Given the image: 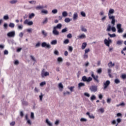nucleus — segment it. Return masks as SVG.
I'll use <instances>...</instances> for the list:
<instances>
[{
    "instance_id": "f257e3e1",
    "label": "nucleus",
    "mask_w": 126,
    "mask_h": 126,
    "mask_svg": "<svg viewBox=\"0 0 126 126\" xmlns=\"http://www.w3.org/2000/svg\"><path fill=\"white\" fill-rule=\"evenodd\" d=\"M114 13H115V10L114 9L110 8L108 12V17L109 19L111 20V24H112L113 26H115V24L116 23V17L112 15V14H114Z\"/></svg>"
},
{
    "instance_id": "f03ea898",
    "label": "nucleus",
    "mask_w": 126,
    "mask_h": 126,
    "mask_svg": "<svg viewBox=\"0 0 126 126\" xmlns=\"http://www.w3.org/2000/svg\"><path fill=\"white\" fill-rule=\"evenodd\" d=\"M82 80L84 82H87V83L90 82V81H92V77H89L88 78H87V77L86 76H84L82 78Z\"/></svg>"
},
{
    "instance_id": "7ed1b4c3",
    "label": "nucleus",
    "mask_w": 126,
    "mask_h": 126,
    "mask_svg": "<svg viewBox=\"0 0 126 126\" xmlns=\"http://www.w3.org/2000/svg\"><path fill=\"white\" fill-rule=\"evenodd\" d=\"M104 42L107 47H110V44H111L112 41V39H110V37H108V39H107V38L104 39Z\"/></svg>"
},
{
    "instance_id": "20e7f679",
    "label": "nucleus",
    "mask_w": 126,
    "mask_h": 126,
    "mask_svg": "<svg viewBox=\"0 0 126 126\" xmlns=\"http://www.w3.org/2000/svg\"><path fill=\"white\" fill-rule=\"evenodd\" d=\"M91 76L94 78V80L97 82V83H99V76L98 75L95 76L94 74V72H91Z\"/></svg>"
},
{
    "instance_id": "39448f33",
    "label": "nucleus",
    "mask_w": 126,
    "mask_h": 126,
    "mask_svg": "<svg viewBox=\"0 0 126 126\" xmlns=\"http://www.w3.org/2000/svg\"><path fill=\"white\" fill-rule=\"evenodd\" d=\"M41 77L44 78L45 76H49L50 73L49 72H45V69H42L41 73Z\"/></svg>"
},
{
    "instance_id": "423d86ee",
    "label": "nucleus",
    "mask_w": 126,
    "mask_h": 126,
    "mask_svg": "<svg viewBox=\"0 0 126 126\" xmlns=\"http://www.w3.org/2000/svg\"><path fill=\"white\" fill-rule=\"evenodd\" d=\"M7 36L9 38H14V37H15V31H13L8 32L7 33Z\"/></svg>"
},
{
    "instance_id": "0eeeda50",
    "label": "nucleus",
    "mask_w": 126,
    "mask_h": 126,
    "mask_svg": "<svg viewBox=\"0 0 126 126\" xmlns=\"http://www.w3.org/2000/svg\"><path fill=\"white\" fill-rule=\"evenodd\" d=\"M111 30H112V32H116V31H117V30H116V28H115V27H113L112 28L111 27V25H108L107 26V29L106 30V31L109 32L111 31Z\"/></svg>"
},
{
    "instance_id": "6e6552de",
    "label": "nucleus",
    "mask_w": 126,
    "mask_h": 126,
    "mask_svg": "<svg viewBox=\"0 0 126 126\" xmlns=\"http://www.w3.org/2000/svg\"><path fill=\"white\" fill-rule=\"evenodd\" d=\"M90 90L91 92H96L97 90H98V88L97 86H92L90 88Z\"/></svg>"
},
{
    "instance_id": "1a4fd4ad",
    "label": "nucleus",
    "mask_w": 126,
    "mask_h": 126,
    "mask_svg": "<svg viewBox=\"0 0 126 126\" xmlns=\"http://www.w3.org/2000/svg\"><path fill=\"white\" fill-rule=\"evenodd\" d=\"M41 47L42 48H47V49H51V45L50 44H47V42H43L41 44Z\"/></svg>"
},
{
    "instance_id": "9d476101",
    "label": "nucleus",
    "mask_w": 126,
    "mask_h": 126,
    "mask_svg": "<svg viewBox=\"0 0 126 126\" xmlns=\"http://www.w3.org/2000/svg\"><path fill=\"white\" fill-rule=\"evenodd\" d=\"M111 84V82L109 80H107L105 83H103V90L107 89L108 88V86L110 85Z\"/></svg>"
},
{
    "instance_id": "9b49d317",
    "label": "nucleus",
    "mask_w": 126,
    "mask_h": 126,
    "mask_svg": "<svg viewBox=\"0 0 126 126\" xmlns=\"http://www.w3.org/2000/svg\"><path fill=\"white\" fill-rule=\"evenodd\" d=\"M52 33L55 36H59L60 35V32L57 30V29L53 28Z\"/></svg>"
},
{
    "instance_id": "f8f14e48",
    "label": "nucleus",
    "mask_w": 126,
    "mask_h": 126,
    "mask_svg": "<svg viewBox=\"0 0 126 126\" xmlns=\"http://www.w3.org/2000/svg\"><path fill=\"white\" fill-rule=\"evenodd\" d=\"M24 24H27L29 26H31L32 25H33V21H31L29 22V20H28V19H26L24 21Z\"/></svg>"
},
{
    "instance_id": "ddd939ff",
    "label": "nucleus",
    "mask_w": 126,
    "mask_h": 126,
    "mask_svg": "<svg viewBox=\"0 0 126 126\" xmlns=\"http://www.w3.org/2000/svg\"><path fill=\"white\" fill-rule=\"evenodd\" d=\"M86 115L87 116H89V118H90V119H93V120L95 119V116H94L93 114H90V113L89 112H87Z\"/></svg>"
},
{
    "instance_id": "4468645a",
    "label": "nucleus",
    "mask_w": 126,
    "mask_h": 126,
    "mask_svg": "<svg viewBox=\"0 0 126 126\" xmlns=\"http://www.w3.org/2000/svg\"><path fill=\"white\" fill-rule=\"evenodd\" d=\"M62 27H63V25L60 23L58 24L56 26L54 27L53 28H55V29H62Z\"/></svg>"
},
{
    "instance_id": "2eb2a0df",
    "label": "nucleus",
    "mask_w": 126,
    "mask_h": 126,
    "mask_svg": "<svg viewBox=\"0 0 126 126\" xmlns=\"http://www.w3.org/2000/svg\"><path fill=\"white\" fill-rule=\"evenodd\" d=\"M77 18H78V14H77L76 12H75L73 14V20H77Z\"/></svg>"
},
{
    "instance_id": "dca6fc26",
    "label": "nucleus",
    "mask_w": 126,
    "mask_h": 126,
    "mask_svg": "<svg viewBox=\"0 0 126 126\" xmlns=\"http://www.w3.org/2000/svg\"><path fill=\"white\" fill-rule=\"evenodd\" d=\"M85 86V84L84 83H79L78 84V89H80V88H81V87H84Z\"/></svg>"
},
{
    "instance_id": "f3484780",
    "label": "nucleus",
    "mask_w": 126,
    "mask_h": 126,
    "mask_svg": "<svg viewBox=\"0 0 126 126\" xmlns=\"http://www.w3.org/2000/svg\"><path fill=\"white\" fill-rule=\"evenodd\" d=\"M17 2H18V0H11L9 1V3H10V4H15L16 3H17Z\"/></svg>"
},
{
    "instance_id": "a211bd4d",
    "label": "nucleus",
    "mask_w": 126,
    "mask_h": 126,
    "mask_svg": "<svg viewBox=\"0 0 126 126\" xmlns=\"http://www.w3.org/2000/svg\"><path fill=\"white\" fill-rule=\"evenodd\" d=\"M41 33L42 34V35H43L44 37H47V36H48V32H46V31L45 30H42L41 31Z\"/></svg>"
},
{
    "instance_id": "6ab92c4d",
    "label": "nucleus",
    "mask_w": 126,
    "mask_h": 126,
    "mask_svg": "<svg viewBox=\"0 0 126 126\" xmlns=\"http://www.w3.org/2000/svg\"><path fill=\"white\" fill-rule=\"evenodd\" d=\"M85 38H86V35L85 34H82L78 36V39H85Z\"/></svg>"
},
{
    "instance_id": "aec40b11",
    "label": "nucleus",
    "mask_w": 126,
    "mask_h": 126,
    "mask_svg": "<svg viewBox=\"0 0 126 126\" xmlns=\"http://www.w3.org/2000/svg\"><path fill=\"white\" fill-rule=\"evenodd\" d=\"M29 3H30V4H33L34 5L37 4V1H36L35 0L29 1Z\"/></svg>"
},
{
    "instance_id": "412c9836",
    "label": "nucleus",
    "mask_w": 126,
    "mask_h": 126,
    "mask_svg": "<svg viewBox=\"0 0 126 126\" xmlns=\"http://www.w3.org/2000/svg\"><path fill=\"white\" fill-rule=\"evenodd\" d=\"M68 15V13H67V12L64 11L62 12V16L63 17H66Z\"/></svg>"
},
{
    "instance_id": "4be33fe9",
    "label": "nucleus",
    "mask_w": 126,
    "mask_h": 126,
    "mask_svg": "<svg viewBox=\"0 0 126 126\" xmlns=\"http://www.w3.org/2000/svg\"><path fill=\"white\" fill-rule=\"evenodd\" d=\"M87 46V43L86 42H84L82 43V50H84V49H85V48H86V46Z\"/></svg>"
},
{
    "instance_id": "5701e85b",
    "label": "nucleus",
    "mask_w": 126,
    "mask_h": 126,
    "mask_svg": "<svg viewBox=\"0 0 126 126\" xmlns=\"http://www.w3.org/2000/svg\"><path fill=\"white\" fill-rule=\"evenodd\" d=\"M43 8H44V6H43V5H41V6L38 5L35 7V9H36V10H39L40 9H43Z\"/></svg>"
},
{
    "instance_id": "b1692460",
    "label": "nucleus",
    "mask_w": 126,
    "mask_h": 126,
    "mask_svg": "<svg viewBox=\"0 0 126 126\" xmlns=\"http://www.w3.org/2000/svg\"><path fill=\"white\" fill-rule=\"evenodd\" d=\"M71 20H72V19H70L69 18H66L64 19V22H65L66 23H68L70 22Z\"/></svg>"
},
{
    "instance_id": "393cba45",
    "label": "nucleus",
    "mask_w": 126,
    "mask_h": 126,
    "mask_svg": "<svg viewBox=\"0 0 126 126\" xmlns=\"http://www.w3.org/2000/svg\"><path fill=\"white\" fill-rule=\"evenodd\" d=\"M46 123L47 124L48 126H53V123L49 121V119L46 120Z\"/></svg>"
},
{
    "instance_id": "a878e982",
    "label": "nucleus",
    "mask_w": 126,
    "mask_h": 126,
    "mask_svg": "<svg viewBox=\"0 0 126 126\" xmlns=\"http://www.w3.org/2000/svg\"><path fill=\"white\" fill-rule=\"evenodd\" d=\"M108 65L109 67H113V66H115V63H113V62H110L109 63H108Z\"/></svg>"
},
{
    "instance_id": "bb28decb",
    "label": "nucleus",
    "mask_w": 126,
    "mask_h": 126,
    "mask_svg": "<svg viewBox=\"0 0 126 126\" xmlns=\"http://www.w3.org/2000/svg\"><path fill=\"white\" fill-rule=\"evenodd\" d=\"M108 35L110 37V38H115V37H116V33H113V34H111L110 33H108Z\"/></svg>"
},
{
    "instance_id": "cd10ccee",
    "label": "nucleus",
    "mask_w": 126,
    "mask_h": 126,
    "mask_svg": "<svg viewBox=\"0 0 126 126\" xmlns=\"http://www.w3.org/2000/svg\"><path fill=\"white\" fill-rule=\"evenodd\" d=\"M81 29L82 32H87V29L84 28V27H83V26H81Z\"/></svg>"
},
{
    "instance_id": "c85d7f7f",
    "label": "nucleus",
    "mask_w": 126,
    "mask_h": 126,
    "mask_svg": "<svg viewBox=\"0 0 126 126\" xmlns=\"http://www.w3.org/2000/svg\"><path fill=\"white\" fill-rule=\"evenodd\" d=\"M98 112H99L100 113H101V114H103L105 112V110H104V108H100V109L97 110Z\"/></svg>"
},
{
    "instance_id": "c756f323",
    "label": "nucleus",
    "mask_w": 126,
    "mask_h": 126,
    "mask_svg": "<svg viewBox=\"0 0 126 126\" xmlns=\"http://www.w3.org/2000/svg\"><path fill=\"white\" fill-rule=\"evenodd\" d=\"M58 87L59 89H63V85L62 83H60L58 85Z\"/></svg>"
},
{
    "instance_id": "7c9ffc66",
    "label": "nucleus",
    "mask_w": 126,
    "mask_h": 126,
    "mask_svg": "<svg viewBox=\"0 0 126 126\" xmlns=\"http://www.w3.org/2000/svg\"><path fill=\"white\" fill-rule=\"evenodd\" d=\"M34 16H35V14H34L33 13H32L29 15V18H30V19H32V18H33V17H34Z\"/></svg>"
},
{
    "instance_id": "2f4dec72",
    "label": "nucleus",
    "mask_w": 126,
    "mask_h": 126,
    "mask_svg": "<svg viewBox=\"0 0 126 126\" xmlns=\"http://www.w3.org/2000/svg\"><path fill=\"white\" fill-rule=\"evenodd\" d=\"M58 43V41L57 40H52V42H51V45H57Z\"/></svg>"
},
{
    "instance_id": "473e14b6",
    "label": "nucleus",
    "mask_w": 126,
    "mask_h": 126,
    "mask_svg": "<svg viewBox=\"0 0 126 126\" xmlns=\"http://www.w3.org/2000/svg\"><path fill=\"white\" fill-rule=\"evenodd\" d=\"M108 73L109 77H112V69H108Z\"/></svg>"
},
{
    "instance_id": "72a5a7b5",
    "label": "nucleus",
    "mask_w": 126,
    "mask_h": 126,
    "mask_svg": "<svg viewBox=\"0 0 126 126\" xmlns=\"http://www.w3.org/2000/svg\"><path fill=\"white\" fill-rule=\"evenodd\" d=\"M3 19H4V20H8V19H9V17L8 16V15H4L3 17Z\"/></svg>"
},
{
    "instance_id": "f704fd0d",
    "label": "nucleus",
    "mask_w": 126,
    "mask_h": 126,
    "mask_svg": "<svg viewBox=\"0 0 126 126\" xmlns=\"http://www.w3.org/2000/svg\"><path fill=\"white\" fill-rule=\"evenodd\" d=\"M123 40H120L117 41V44L119 46H120L121 45H123Z\"/></svg>"
},
{
    "instance_id": "c9c22d12",
    "label": "nucleus",
    "mask_w": 126,
    "mask_h": 126,
    "mask_svg": "<svg viewBox=\"0 0 126 126\" xmlns=\"http://www.w3.org/2000/svg\"><path fill=\"white\" fill-rule=\"evenodd\" d=\"M48 23V18H45L44 20L42 21V24H47Z\"/></svg>"
},
{
    "instance_id": "e433bc0d",
    "label": "nucleus",
    "mask_w": 126,
    "mask_h": 126,
    "mask_svg": "<svg viewBox=\"0 0 126 126\" xmlns=\"http://www.w3.org/2000/svg\"><path fill=\"white\" fill-rule=\"evenodd\" d=\"M41 13L43 14H48L49 13V12L47 10H42L41 11Z\"/></svg>"
},
{
    "instance_id": "4c0bfd02",
    "label": "nucleus",
    "mask_w": 126,
    "mask_h": 126,
    "mask_svg": "<svg viewBox=\"0 0 126 126\" xmlns=\"http://www.w3.org/2000/svg\"><path fill=\"white\" fill-rule=\"evenodd\" d=\"M94 100H96V96H95V95H92L91 96V100L94 101Z\"/></svg>"
},
{
    "instance_id": "58836bf2",
    "label": "nucleus",
    "mask_w": 126,
    "mask_h": 126,
    "mask_svg": "<svg viewBox=\"0 0 126 126\" xmlns=\"http://www.w3.org/2000/svg\"><path fill=\"white\" fill-rule=\"evenodd\" d=\"M117 30L118 33H123V32H124V29L122 28L120 29H118Z\"/></svg>"
},
{
    "instance_id": "ea45409f",
    "label": "nucleus",
    "mask_w": 126,
    "mask_h": 126,
    "mask_svg": "<svg viewBox=\"0 0 126 126\" xmlns=\"http://www.w3.org/2000/svg\"><path fill=\"white\" fill-rule=\"evenodd\" d=\"M14 26H15V25L13 23H10L9 24V27H10L11 28H14Z\"/></svg>"
},
{
    "instance_id": "a19ab883",
    "label": "nucleus",
    "mask_w": 126,
    "mask_h": 126,
    "mask_svg": "<svg viewBox=\"0 0 126 126\" xmlns=\"http://www.w3.org/2000/svg\"><path fill=\"white\" fill-rule=\"evenodd\" d=\"M70 94V92L68 91L64 92L63 93V96H66V95H69Z\"/></svg>"
},
{
    "instance_id": "79ce46f5",
    "label": "nucleus",
    "mask_w": 126,
    "mask_h": 126,
    "mask_svg": "<svg viewBox=\"0 0 126 126\" xmlns=\"http://www.w3.org/2000/svg\"><path fill=\"white\" fill-rule=\"evenodd\" d=\"M67 28H65L62 30L61 32L62 33H65V32H67Z\"/></svg>"
},
{
    "instance_id": "37998d69",
    "label": "nucleus",
    "mask_w": 126,
    "mask_h": 126,
    "mask_svg": "<svg viewBox=\"0 0 126 126\" xmlns=\"http://www.w3.org/2000/svg\"><path fill=\"white\" fill-rule=\"evenodd\" d=\"M68 50L69 52H70V53H71V52L73 51V48H72V46H68Z\"/></svg>"
},
{
    "instance_id": "c03bdc74",
    "label": "nucleus",
    "mask_w": 126,
    "mask_h": 126,
    "mask_svg": "<svg viewBox=\"0 0 126 126\" xmlns=\"http://www.w3.org/2000/svg\"><path fill=\"white\" fill-rule=\"evenodd\" d=\"M44 96V94H42V93H40V95H39V99L40 101H43V96Z\"/></svg>"
},
{
    "instance_id": "a18cd8bd",
    "label": "nucleus",
    "mask_w": 126,
    "mask_h": 126,
    "mask_svg": "<svg viewBox=\"0 0 126 126\" xmlns=\"http://www.w3.org/2000/svg\"><path fill=\"white\" fill-rule=\"evenodd\" d=\"M114 82L115 83H116V84H119V83L121 82V81H120L118 79H115L114 80Z\"/></svg>"
},
{
    "instance_id": "49530a36",
    "label": "nucleus",
    "mask_w": 126,
    "mask_h": 126,
    "mask_svg": "<svg viewBox=\"0 0 126 126\" xmlns=\"http://www.w3.org/2000/svg\"><path fill=\"white\" fill-rule=\"evenodd\" d=\"M18 29L19 30H22L23 29V25H20L18 26Z\"/></svg>"
},
{
    "instance_id": "de8ad7c7",
    "label": "nucleus",
    "mask_w": 126,
    "mask_h": 126,
    "mask_svg": "<svg viewBox=\"0 0 126 126\" xmlns=\"http://www.w3.org/2000/svg\"><path fill=\"white\" fill-rule=\"evenodd\" d=\"M52 12L54 14H56L58 13V10L56 9H53V10H52Z\"/></svg>"
},
{
    "instance_id": "09e8293b",
    "label": "nucleus",
    "mask_w": 126,
    "mask_h": 126,
    "mask_svg": "<svg viewBox=\"0 0 126 126\" xmlns=\"http://www.w3.org/2000/svg\"><path fill=\"white\" fill-rule=\"evenodd\" d=\"M117 30L122 28V24H118L117 25Z\"/></svg>"
},
{
    "instance_id": "8fccbe9b",
    "label": "nucleus",
    "mask_w": 126,
    "mask_h": 126,
    "mask_svg": "<svg viewBox=\"0 0 126 126\" xmlns=\"http://www.w3.org/2000/svg\"><path fill=\"white\" fill-rule=\"evenodd\" d=\"M57 61L58 62H59V63H62L63 60V58H62V57H59L57 59Z\"/></svg>"
},
{
    "instance_id": "3c124183",
    "label": "nucleus",
    "mask_w": 126,
    "mask_h": 126,
    "mask_svg": "<svg viewBox=\"0 0 126 126\" xmlns=\"http://www.w3.org/2000/svg\"><path fill=\"white\" fill-rule=\"evenodd\" d=\"M7 27H8V25L7 23H4L3 25L4 29H7Z\"/></svg>"
},
{
    "instance_id": "603ef678",
    "label": "nucleus",
    "mask_w": 126,
    "mask_h": 126,
    "mask_svg": "<svg viewBox=\"0 0 126 126\" xmlns=\"http://www.w3.org/2000/svg\"><path fill=\"white\" fill-rule=\"evenodd\" d=\"M68 43H69V39H65L63 42V43L65 44H68Z\"/></svg>"
},
{
    "instance_id": "864d4df0",
    "label": "nucleus",
    "mask_w": 126,
    "mask_h": 126,
    "mask_svg": "<svg viewBox=\"0 0 126 126\" xmlns=\"http://www.w3.org/2000/svg\"><path fill=\"white\" fill-rule=\"evenodd\" d=\"M74 89V86H72V87H70V88H68V89L70 90V91H71V92H73Z\"/></svg>"
},
{
    "instance_id": "5fc2aeb1",
    "label": "nucleus",
    "mask_w": 126,
    "mask_h": 126,
    "mask_svg": "<svg viewBox=\"0 0 126 126\" xmlns=\"http://www.w3.org/2000/svg\"><path fill=\"white\" fill-rule=\"evenodd\" d=\"M22 104H23V105H24V106H27V105H28V102L27 101H24V100H23V101H22Z\"/></svg>"
},
{
    "instance_id": "6e6d98bb",
    "label": "nucleus",
    "mask_w": 126,
    "mask_h": 126,
    "mask_svg": "<svg viewBox=\"0 0 126 126\" xmlns=\"http://www.w3.org/2000/svg\"><path fill=\"white\" fill-rule=\"evenodd\" d=\"M97 73L99 74H100V73H102V68H100L97 70Z\"/></svg>"
},
{
    "instance_id": "4d7b16f0",
    "label": "nucleus",
    "mask_w": 126,
    "mask_h": 126,
    "mask_svg": "<svg viewBox=\"0 0 126 126\" xmlns=\"http://www.w3.org/2000/svg\"><path fill=\"white\" fill-rule=\"evenodd\" d=\"M81 15H82L83 17H85V16H86V14H85V12L82 11L81 12Z\"/></svg>"
},
{
    "instance_id": "13d9d810",
    "label": "nucleus",
    "mask_w": 126,
    "mask_h": 126,
    "mask_svg": "<svg viewBox=\"0 0 126 126\" xmlns=\"http://www.w3.org/2000/svg\"><path fill=\"white\" fill-rule=\"evenodd\" d=\"M30 58L32 60V61H33V62H36V59H35V57H34V56L31 55L30 56Z\"/></svg>"
},
{
    "instance_id": "bf43d9fd",
    "label": "nucleus",
    "mask_w": 126,
    "mask_h": 126,
    "mask_svg": "<svg viewBox=\"0 0 126 126\" xmlns=\"http://www.w3.org/2000/svg\"><path fill=\"white\" fill-rule=\"evenodd\" d=\"M67 37L69 38V39H70L71 38H72V35L71 34V33H68L67 35Z\"/></svg>"
},
{
    "instance_id": "052dcab7",
    "label": "nucleus",
    "mask_w": 126,
    "mask_h": 126,
    "mask_svg": "<svg viewBox=\"0 0 126 126\" xmlns=\"http://www.w3.org/2000/svg\"><path fill=\"white\" fill-rule=\"evenodd\" d=\"M84 95L85 96H86V97H90V94L89 93H85L84 94Z\"/></svg>"
},
{
    "instance_id": "680f3d73",
    "label": "nucleus",
    "mask_w": 126,
    "mask_h": 126,
    "mask_svg": "<svg viewBox=\"0 0 126 126\" xmlns=\"http://www.w3.org/2000/svg\"><path fill=\"white\" fill-rule=\"evenodd\" d=\"M80 121L81 122H87V119L82 118H81Z\"/></svg>"
},
{
    "instance_id": "e2e57ef3",
    "label": "nucleus",
    "mask_w": 126,
    "mask_h": 126,
    "mask_svg": "<svg viewBox=\"0 0 126 126\" xmlns=\"http://www.w3.org/2000/svg\"><path fill=\"white\" fill-rule=\"evenodd\" d=\"M59 51L58 50H55L54 51V55H56V56H59Z\"/></svg>"
},
{
    "instance_id": "0e129e2a",
    "label": "nucleus",
    "mask_w": 126,
    "mask_h": 126,
    "mask_svg": "<svg viewBox=\"0 0 126 126\" xmlns=\"http://www.w3.org/2000/svg\"><path fill=\"white\" fill-rule=\"evenodd\" d=\"M121 76L122 79H126V74H122Z\"/></svg>"
},
{
    "instance_id": "69168bd1",
    "label": "nucleus",
    "mask_w": 126,
    "mask_h": 126,
    "mask_svg": "<svg viewBox=\"0 0 126 126\" xmlns=\"http://www.w3.org/2000/svg\"><path fill=\"white\" fill-rule=\"evenodd\" d=\"M40 86H44V85H46V82L44 81V82H41L40 84Z\"/></svg>"
},
{
    "instance_id": "338daca9",
    "label": "nucleus",
    "mask_w": 126,
    "mask_h": 126,
    "mask_svg": "<svg viewBox=\"0 0 126 126\" xmlns=\"http://www.w3.org/2000/svg\"><path fill=\"white\" fill-rule=\"evenodd\" d=\"M31 119H34V113L31 112Z\"/></svg>"
},
{
    "instance_id": "774afa93",
    "label": "nucleus",
    "mask_w": 126,
    "mask_h": 126,
    "mask_svg": "<svg viewBox=\"0 0 126 126\" xmlns=\"http://www.w3.org/2000/svg\"><path fill=\"white\" fill-rule=\"evenodd\" d=\"M123 91L124 92V95H125V97H126V88H124L123 89Z\"/></svg>"
}]
</instances>
